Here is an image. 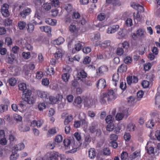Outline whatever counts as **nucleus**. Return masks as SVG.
<instances>
[{"instance_id":"29","label":"nucleus","mask_w":160,"mask_h":160,"mask_svg":"<svg viewBox=\"0 0 160 160\" xmlns=\"http://www.w3.org/2000/svg\"><path fill=\"white\" fill-rule=\"evenodd\" d=\"M84 105L86 107L88 108L92 106L91 100L87 98L85 99L84 102Z\"/></svg>"},{"instance_id":"59","label":"nucleus","mask_w":160,"mask_h":160,"mask_svg":"<svg viewBox=\"0 0 160 160\" xmlns=\"http://www.w3.org/2000/svg\"><path fill=\"white\" fill-rule=\"evenodd\" d=\"M152 67V65L150 63H146L144 66V70H148L150 69Z\"/></svg>"},{"instance_id":"34","label":"nucleus","mask_w":160,"mask_h":160,"mask_svg":"<svg viewBox=\"0 0 160 160\" xmlns=\"http://www.w3.org/2000/svg\"><path fill=\"white\" fill-rule=\"evenodd\" d=\"M69 74L68 73H64L62 75V78L64 82H66L68 81L69 77Z\"/></svg>"},{"instance_id":"52","label":"nucleus","mask_w":160,"mask_h":160,"mask_svg":"<svg viewBox=\"0 0 160 160\" xmlns=\"http://www.w3.org/2000/svg\"><path fill=\"white\" fill-rule=\"evenodd\" d=\"M91 140V138L89 135H87L85 138V141L87 143L86 144H88L90 142Z\"/></svg>"},{"instance_id":"13","label":"nucleus","mask_w":160,"mask_h":160,"mask_svg":"<svg viewBox=\"0 0 160 160\" xmlns=\"http://www.w3.org/2000/svg\"><path fill=\"white\" fill-rule=\"evenodd\" d=\"M43 123V121L42 120L37 121L33 120L31 122V125L33 126H36L38 127H40L42 125Z\"/></svg>"},{"instance_id":"57","label":"nucleus","mask_w":160,"mask_h":160,"mask_svg":"<svg viewBox=\"0 0 160 160\" xmlns=\"http://www.w3.org/2000/svg\"><path fill=\"white\" fill-rule=\"evenodd\" d=\"M14 119L17 122H21L22 120V117L21 116L16 114L14 115Z\"/></svg>"},{"instance_id":"1","label":"nucleus","mask_w":160,"mask_h":160,"mask_svg":"<svg viewBox=\"0 0 160 160\" xmlns=\"http://www.w3.org/2000/svg\"><path fill=\"white\" fill-rule=\"evenodd\" d=\"M18 87L20 90L23 91L22 98L24 100L29 104L33 103L34 102V98L32 97H31V91L27 89L26 84L20 83L18 85Z\"/></svg>"},{"instance_id":"4","label":"nucleus","mask_w":160,"mask_h":160,"mask_svg":"<svg viewBox=\"0 0 160 160\" xmlns=\"http://www.w3.org/2000/svg\"><path fill=\"white\" fill-rule=\"evenodd\" d=\"M59 156V154L57 152L48 153L44 157V160H57Z\"/></svg>"},{"instance_id":"26","label":"nucleus","mask_w":160,"mask_h":160,"mask_svg":"<svg viewBox=\"0 0 160 160\" xmlns=\"http://www.w3.org/2000/svg\"><path fill=\"white\" fill-rule=\"evenodd\" d=\"M63 41V38L62 37L58 38L53 41V43L54 44L59 45L62 43Z\"/></svg>"},{"instance_id":"37","label":"nucleus","mask_w":160,"mask_h":160,"mask_svg":"<svg viewBox=\"0 0 160 160\" xmlns=\"http://www.w3.org/2000/svg\"><path fill=\"white\" fill-rule=\"evenodd\" d=\"M46 106L44 103H39L38 105V108L39 110L42 111L43 109L45 108Z\"/></svg>"},{"instance_id":"42","label":"nucleus","mask_w":160,"mask_h":160,"mask_svg":"<svg viewBox=\"0 0 160 160\" xmlns=\"http://www.w3.org/2000/svg\"><path fill=\"white\" fill-rule=\"evenodd\" d=\"M135 125L132 123H129L128 126V129L130 131H133L135 130Z\"/></svg>"},{"instance_id":"27","label":"nucleus","mask_w":160,"mask_h":160,"mask_svg":"<svg viewBox=\"0 0 160 160\" xmlns=\"http://www.w3.org/2000/svg\"><path fill=\"white\" fill-rule=\"evenodd\" d=\"M51 4L49 3H46L43 4L42 7L46 11L49 10L51 8Z\"/></svg>"},{"instance_id":"56","label":"nucleus","mask_w":160,"mask_h":160,"mask_svg":"<svg viewBox=\"0 0 160 160\" xmlns=\"http://www.w3.org/2000/svg\"><path fill=\"white\" fill-rule=\"evenodd\" d=\"M146 148H147V152L149 154L154 153V149L153 147H151L148 148V147H146Z\"/></svg>"},{"instance_id":"5","label":"nucleus","mask_w":160,"mask_h":160,"mask_svg":"<svg viewBox=\"0 0 160 160\" xmlns=\"http://www.w3.org/2000/svg\"><path fill=\"white\" fill-rule=\"evenodd\" d=\"M8 6L7 4H4L1 8V13L4 17H8L9 15L8 10Z\"/></svg>"},{"instance_id":"48","label":"nucleus","mask_w":160,"mask_h":160,"mask_svg":"<svg viewBox=\"0 0 160 160\" xmlns=\"http://www.w3.org/2000/svg\"><path fill=\"white\" fill-rule=\"evenodd\" d=\"M106 17V16L104 13H100L98 16V19L100 21L104 20Z\"/></svg>"},{"instance_id":"45","label":"nucleus","mask_w":160,"mask_h":160,"mask_svg":"<svg viewBox=\"0 0 160 160\" xmlns=\"http://www.w3.org/2000/svg\"><path fill=\"white\" fill-rule=\"evenodd\" d=\"M65 9L68 12H69L71 11L72 9V6L71 4H68L67 5H66L65 6Z\"/></svg>"},{"instance_id":"15","label":"nucleus","mask_w":160,"mask_h":160,"mask_svg":"<svg viewBox=\"0 0 160 160\" xmlns=\"http://www.w3.org/2000/svg\"><path fill=\"white\" fill-rule=\"evenodd\" d=\"M115 93L112 90H109L108 92V97L109 99L111 100H114Z\"/></svg>"},{"instance_id":"25","label":"nucleus","mask_w":160,"mask_h":160,"mask_svg":"<svg viewBox=\"0 0 160 160\" xmlns=\"http://www.w3.org/2000/svg\"><path fill=\"white\" fill-rule=\"evenodd\" d=\"M19 154L17 152H13L10 157V160H16L19 157Z\"/></svg>"},{"instance_id":"20","label":"nucleus","mask_w":160,"mask_h":160,"mask_svg":"<svg viewBox=\"0 0 160 160\" xmlns=\"http://www.w3.org/2000/svg\"><path fill=\"white\" fill-rule=\"evenodd\" d=\"M154 121L152 119L149 120L146 123V127L150 128H152L154 126V123L153 122Z\"/></svg>"},{"instance_id":"44","label":"nucleus","mask_w":160,"mask_h":160,"mask_svg":"<svg viewBox=\"0 0 160 160\" xmlns=\"http://www.w3.org/2000/svg\"><path fill=\"white\" fill-rule=\"evenodd\" d=\"M132 61V58L129 56L127 57L124 60V63L126 64H129L131 63Z\"/></svg>"},{"instance_id":"41","label":"nucleus","mask_w":160,"mask_h":160,"mask_svg":"<svg viewBox=\"0 0 160 160\" xmlns=\"http://www.w3.org/2000/svg\"><path fill=\"white\" fill-rule=\"evenodd\" d=\"M106 122L108 123H112V118L111 115H108L107 116L105 119Z\"/></svg>"},{"instance_id":"32","label":"nucleus","mask_w":160,"mask_h":160,"mask_svg":"<svg viewBox=\"0 0 160 160\" xmlns=\"http://www.w3.org/2000/svg\"><path fill=\"white\" fill-rule=\"evenodd\" d=\"M83 116L84 117L83 118H82L80 120V122H81V125L87 124L88 122L87 120V115L85 113H83Z\"/></svg>"},{"instance_id":"55","label":"nucleus","mask_w":160,"mask_h":160,"mask_svg":"<svg viewBox=\"0 0 160 160\" xmlns=\"http://www.w3.org/2000/svg\"><path fill=\"white\" fill-rule=\"evenodd\" d=\"M69 29L71 32H73L77 31V28L75 25H71L69 27Z\"/></svg>"},{"instance_id":"17","label":"nucleus","mask_w":160,"mask_h":160,"mask_svg":"<svg viewBox=\"0 0 160 160\" xmlns=\"http://www.w3.org/2000/svg\"><path fill=\"white\" fill-rule=\"evenodd\" d=\"M97 125V124L96 122H93L92 123L91 126L89 128V130L92 133L94 132L95 131Z\"/></svg>"},{"instance_id":"3","label":"nucleus","mask_w":160,"mask_h":160,"mask_svg":"<svg viewBox=\"0 0 160 160\" xmlns=\"http://www.w3.org/2000/svg\"><path fill=\"white\" fill-rule=\"evenodd\" d=\"M31 12V9L30 8L26 7L20 11L19 16L20 17L25 19L30 14Z\"/></svg>"},{"instance_id":"62","label":"nucleus","mask_w":160,"mask_h":160,"mask_svg":"<svg viewBox=\"0 0 160 160\" xmlns=\"http://www.w3.org/2000/svg\"><path fill=\"white\" fill-rule=\"evenodd\" d=\"M5 42V43L8 46H9L12 44V41L11 38L8 37L6 38Z\"/></svg>"},{"instance_id":"64","label":"nucleus","mask_w":160,"mask_h":160,"mask_svg":"<svg viewBox=\"0 0 160 160\" xmlns=\"http://www.w3.org/2000/svg\"><path fill=\"white\" fill-rule=\"evenodd\" d=\"M0 143L2 145H5L7 143V140L5 138H2L0 140Z\"/></svg>"},{"instance_id":"24","label":"nucleus","mask_w":160,"mask_h":160,"mask_svg":"<svg viewBox=\"0 0 160 160\" xmlns=\"http://www.w3.org/2000/svg\"><path fill=\"white\" fill-rule=\"evenodd\" d=\"M73 116L72 115L68 116L65 118L64 121V123L65 125L68 124L73 119Z\"/></svg>"},{"instance_id":"19","label":"nucleus","mask_w":160,"mask_h":160,"mask_svg":"<svg viewBox=\"0 0 160 160\" xmlns=\"http://www.w3.org/2000/svg\"><path fill=\"white\" fill-rule=\"evenodd\" d=\"M25 147V146L23 143H21L17 145L15 147L14 149L16 151L21 150L23 149Z\"/></svg>"},{"instance_id":"63","label":"nucleus","mask_w":160,"mask_h":160,"mask_svg":"<svg viewBox=\"0 0 160 160\" xmlns=\"http://www.w3.org/2000/svg\"><path fill=\"white\" fill-rule=\"evenodd\" d=\"M110 144V146H111L113 148H116L118 146V144L117 142L114 141H111Z\"/></svg>"},{"instance_id":"49","label":"nucleus","mask_w":160,"mask_h":160,"mask_svg":"<svg viewBox=\"0 0 160 160\" xmlns=\"http://www.w3.org/2000/svg\"><path fill=\"white\" fill-rule=\"evenodd\" d=\"M142 84L143 88H146L148 87L149 83L148 81L144 80L142 81Z\"/></svg>"},{"instance_id":"40","label":"nucleus","mask_w":160,"mask_h":160,"mask_svg":"<svg viewBox=\"0 0 160 160\" xmlns=\"http://www.w3.org/2000/svg\"><path fill=\"white\" fill-rule=\"evenodd\" d=\"M62 53L61 51L58 50L54 54L55 58L57 59L61 58L62 56Z\"/></svg>"},{"instance_id":"38","label":"nucleus","mask_w":160,"mask_h":160,"mask_svg":"<svg viewBox=\"0 0 160 160\" xmlns=\"http://www.w3.org/2000/svg\"><path fill=\"white\" fill-rule=\"evenodd\" d=\"M125 116L122 114V113H119L117 114L116 118L117 120L120 121Z\"/></svg>"},{"instance_id":"46","label":"nucleus","mask_w":160,"mask_h":160,"mask_svg":"<svg viewBox=\"0 0 160 160\" xmlns=\"http://www.w3.org/2000/svg\"><path fill=\"white\" fill-rule=\"evenodd\" d=\"M128 157V154L126 152H123L121 155V160H126Z\"/></svg>"},{"instance_id":"39","label":"nucleus","mask_w":160,"mask_h":160,"mask_svg":"<svg viewBox=\"0 0 160 160\" xmlns=\"http://www.w3.org/2000/svg\"><path fill=\"white\" fill-rule=\"evenodd\" d=\"M82 45L81 43H77L75 45L74 48L77 51H80L82 48Z\"/></svg>"},{"instance_id":"8","label":"nucleus","mask_w":160,"mask_h":160,"mask_svg":"<svg viewBox=\"0 0 160 160\" xmlns=\"http://www.w3.org/2000/svg\"><path fill=\"white\" fill-rule=\"evenodd\" d=\"M38 96L42 98L43 100L46 102H48V95L46 92H40L38 94Z\"/></svg>"},{"instance_id":"35","label":"nucleus","mask_w":160,"mask_h":160,"mask_svg":"<svg viewBox=\"0 0 160 160\" xmlns=\"http://www.w3.org/2000/svg\"><path fill=\"white\" fill-rule=\"evenodd\" d=\"M84 84L87 87H90L92 86V83L90 80L88 79L81 80Z\"/></svg>"},{"instance_id":"9","label":"nucleus","mask_w":160,"mask_h":160,"mask_svg":"<svg viewBox=\"0 0 160 160\" xmlns=\"http://www.w3.org/2000/svg\"><path fill=\"white\" fill-rule=\"evenodd\" d=\"M27 42L26 39H25L21 38L18 40L16 42L17 45L20 46L23 48L25 47V45Z\"/></svg>"},{"instance_id":"6","label":"nucleus","mask_w":160,"mask_h":160,"mask_svg":"<svg viewBox=\"0 0 160 160\" xmlns=\"http://www.w3.org/2000/svg\"><path fill=\"white\" fill-rule=\"evenodd\" d=\"M119 28L118 25H114L108 27L107 32L109 34L114 33L117 31Z\"/></svg>"},{"instance_id":"28","label":"nucleus","mask_w":160,"mask_h":160,"mask_svg":"<svg viewBox=\"0 0 160 160\" xmlns=\"http://www.w3.org/2000/svg\"><path fill=\"white\" fill-rule=\"evenodd\" d=\"M114 128V124L112 123L108 124L106 127L107 130L110 132L113 130Z\"/></svg>"},{"instance_id":"16","label":"nucleus","mask_w":160,"mask_h":160,"mask_svg":"<svg viewBox=\"0 0 160 160\" xmlns=\"http://www.w3.org/2000/svg\"><path fill=\"white\" fill-rule=\"evenodd\" d=\"M77 78L78 80L81 79V78H85L87 77V73L84 71H81V72L78 73Z\"/></svg>"},{"instance_id":"54","label":"nucleus","mask_w":160,"mask_h":160,"mask_svg":"<svg viewBox=\"0 0 160 160\" xmlns=\"http://www.w3.org/2000/svg\"><path fill=\"white\" fill-rule=\"evenodd\" d=\"M12 20L9 19L7 18L5 21V24L7 26H10L12 25Z\"/></svg>"},{"instance_id":"10","label":"nucleus","mask_w":160,"mask_h":160,"mask_svg":"<svg viewBox=\"0 0 160 160\" xmlns=\"http://www.w3.org/2000/svg\"><path fill=\"white\" fill-rule=\"evenodd\" d=\"M89 157L91 159H94L96 155V152L95 149L93 148H91L89 149L88 151Z\"/></svg>"},{"instance_id":"18","label":"nucleus","mask_w":160,"mask_h":160,"mask_svg":"<svg viewBox=\"0 0 160 160\" xmlns=\"http://www.w3.org/2000/svg\"><path fill=\"white\" fill-rule=\"evenodd\" d=\"M26 23L23 21L19 22L18 26L20 30H23L26 26Z\"/></svg>"},{"instance_id":"2","label":"nucleus","mask_w":160,"mask_h":160,"mask_svg":"<svg viewBox=\"0 0 160 160\" xmlns=\"http://www.w3.org/2000/svg\"><path fill=\"white\" fill-rule=\"evenodd\" d=\"M38 23L34 20H32L27 24L26 27L28 32L29 33H32L34 30V26L37 25Z\"/></svg>"},{"instance_id":"12","label":"nucleus","mask_w":160,"mask_h":160,"mask_svg":"<svg viewBox=\"0 0 160 160\" xmlns=\"http://www.w3.org/2000/svg\"><path fill=\"white\" fill-rule=\"evenodd\" d=\"M109 99L105 93H103L100 97V101L102 103H105L107 100Z\"/></svg>"},{"instance_id":"50","label":"nucleus","mask_w":160,"mask_h":160,"mask_svg":"<svg viewBox=\"0 0 160 160\" xmlns=\"http://www.w3.org/2000/svg\"><path fill=\"white\" fill-rule=\"evenodd\" d=\"M14 59V56L13 54H11L9 56L8 58V62L9 63H11L13 62Z\"/></svg>"},{"instance_id":"11","label":"nucleus","mask_w":160,"mask_h":160,"mask_svg":"<svg viewBox=\"0 0 160 160\" xmlns=\"http://www.w3.org/2000/svg\"><path fill=\"white\" fill-rule=\"evenodd\" d=\"M119 71H118V72L114 73L112 77V81L114 82L113 84L115 86H117V82H118L119 80Z\"/></svg>"},{"instance_id":"33","label":"nucleus","mask_w":160,"mask_h":160,"mask_svg":"<svg viewBox=\"0 0 160 160\" xmlns=\"http://www.w3.org/2000/svg\"><path fill=\"white\" fill-rule=\"evenodd\" d=\"M48 100L49 101L48 102L52 104L55 103L57 101L56 98L52 96L48 97Z\"/></svg>"},{"instance_id":"14","label":"nucleus","mask_w":160,"mask_h":160,"mask_svg":"<svg viewBox=\"0 0 160 160\" xmlns=\"http://www.w3.org/2000/svg\"><path fill=\"white\" fill-rule=\"evenodd\" d=\"M45 21L47 24L52 26L56 25L57 23V21L56 20L50 18H46Z\"/></svg>"},{"instance_id":"47","label":"nucleus","mask_w":160,"mask_h":160,"mask_svg":"<svg viewBox=\"0 0 160 160\" xmlns=\"http://www.w3.org/2000/svg\"><path fill=\"white\" fill-rule=\"evenodd\" d=\"M103 153L105 155H109L110 153L109 148L107 147L104 148L103 149Z\"/></svg>"},{"instance_id":"61","label":"nucleus","mask_w":160,"mask_h":160,"mask_svg":"<svg viewBox=\"0 0 160 160\" xmlns=\"http://www.w3.org/2000/svg\"><path fill=\"white\" fill-rule=\"evenodd\" d=\"M123 53V50L122 48H117V54L119 56L122 55Z\"/></svg>"},{"instance_id":"51","label":"nucleus","mask_w":160,"mask_h":160,"mask_svg":"<svg viewBox=\"0 0 160 160\" xmlns=\"http://www.w3.org/2000/svg\"><path fill=\"white\" fill-rule=\"evenodd\" d=\"M63 143L65 147H68L70 145V141L68 139H66L64 140Z\"/></svg>"},{"instance_id":"21","label":"nucleus","mask_w":160,"mask_h":160,"mask_svg":"<svg viewBox=\"0 0 160 160\" xmlns=\"http://www.w3.org/2000/svg\"><path fill=\"white\" fill-rule=\"evenodd\" d=\"M63 137L61 135H58L56 136L54 138V141L55 142L59 143L62 142V141Z\"/></svg>"},{"instance_id":"60","label":"nucleus","mask_w":160,"mask_h":160,"mask_svg":"<svg viewBox=\"0 0 160 160\" xmlns=\"http://www.w3.org/2000/svg\"><path fill=\"white\" fill-rule=\"evenodd\" d=\"M42 84L44 86H48L49 84V80L46 78H43L42 80Z\"/></svg>"},{"instance_id":"30","label":"nucleus","mask_w":160,"mask_h":160,"mask_svg":"<svg viewBox=\"0 0 160 160\" xmlns=\"http://www.w3.org/2000/svg\"><path fill=\"white\" fill-rule=\"evenodd\" d=\"M8 107L7 105L1 104L0 105V113H2L3 112L7 110Z\"/></svg>"},{"instance_id":"36","label":"nucleus","mask_w":160,"mask_h":160,"mask_svg":"<svg viewBox=\"0 0 160 160\" xmlns=\"http://www.w3.org/2000/svg\"><path fill=\"white\" fill-rule=\"evenodd\" d=\"M43 73L41 71H38L36 73V78L38 79H41L43 76Z\"/></svg>"},{"instance_id":"58","label":"nucleus","mask_w":160,"mask_h":160,"mask_svg":"<svg viewBox=\"0 0 160 160\" xmlns=\"http://www.w3.org/2000/svg\"><path fill=\"white\" fill-rule=\"evenodd\" d=\"M91 51V48L89 47H84L83 49V52L85 53H88Z\"/></svg>"},{"instance_id":"23","label":"nucleus","mask_w":160,"mask_h":160,"mask_svg":"<svg viewBox=\"0 0 160 160\" xmlns=\"http://www.w3.org/2000/svg\"><path fill=\"white\" fill-rule=\"evenodd\" d=\"M82 101V99L81 98L80 96H78L75 99L73 102V104L75 106H77V105L80 104Z\"/></svg>"},{"instance_id":"31","label":"nucleus","mask_w":160,"mask_h":160,"mask_svg":"<svg viewBox=\"0 0 160 160\" xmlns=\"http://www.w3.org/2000/svg\"><path fill=\"white\" fill-rule=\"evenodd\" d=\"M110 45V40L105 41L101 44V47L104 48L109 46Z\"/></svg>"},{"instance_id":"22","label":"nucleus","mask_w":160,"mask_h":160,"mask_svg":"<svg viewBox=\"0 0 160 160\" xmlns=\"http://www.w3.org/2000/svg\"><path fill=\"white\" fill-rule=\"evenodd\" d=\"M17 80L14 78H11L8 81L9 85L12 86H14L17 83Z\"/></svg>"},{"instance_id":"7","label":"nucleus","mask_w":160,"mask_h":160,"mask_svg":"<svg viewBox=\"0 0 160 160\" xmlns=\"http://www.w3.org/2000/svg\"><path fill=\"white\" fill-rule=\"evenodd\" d=\"M97 87L104 88L106 86V82L105 79H101L99 80L97 82L96 84Z\"/></svg>"},{"instance_id":"43","label":"nucleus","mask_w":160,"mask_h":160,"mask_svg":"<svg viewBox=\"0 0 160 160\" xmlns=\"http://www.w3.org/2000/svg\"><path fill=\"white\" fill-rule=\"evenodd\" d=\"M22 56L24 58L28 59L31 56L30 53L29 52H23L22 53Z\"/></svg>"},{"instance_id":"53","label":"nucleus","mask_w":160,"mask_h":160,"mask_svg":"<svg viewBox=\"0 0 160 160\" xmlns=\"http://www.w3.org/2000/svg\"><path fill=\"white\" fill-rule=\"evenodd\" d=\"M125 24L128 26H131L132 25V20L131 18H128L125 22Z\"/></svg>"}]
</instances>
